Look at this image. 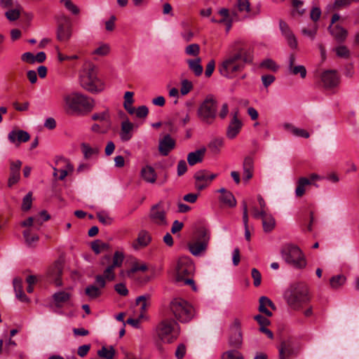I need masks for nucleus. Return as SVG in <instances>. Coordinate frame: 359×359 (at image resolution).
Wrapping results in <instances>:
<instances>
[{"instance_id":"nucleus-25","label":"nucleus","mask_w":359,"mask_h":359,"mask_svg":"<svg viewBox=\"0 0 359 359\" xmlns=\"http://www.w3.org/2000/svg\"><path fill=\"white\" fill-rule=\"evenodd\" d=\"M151 241V237L149 231L141 230L137 235V239L133 243V247L135 250L144 248L150 243Z\"/></svg>"},{"instance_id":"nucleus-61","label":"nucleus","mask_w":359,"mask_h":359,"mask_svg":"<svg viewBox=\"0 0 359 359\" xmlns=\"http://www.w3.org/2000/svg\"><path fill=\"white\" fill-rule=\"evenodd\" d=\"M335 52L337 56L340 57L347 58L349 56L350 52L346 46H340L335 48Z\"/></svg>"},{"instance_id":"nucleus-16","label":"nucleus","mask_w":359,"mask_h":359,"mask_svg":"<svg viewBox=\"0 0 359 359\" xmlns=\"http://www.w3.org/2000/svg\"><path fill=\"white\" fill-rule=\"evenodd\" d=\"M242 341L241 323L239 319L235 318L230 326L229 344L238 348L242 344Z\"/></svg>"},{"instance_id":"nucleus-23","label":"nucleus","mask_w":359,"mask_h":359,"mask_svg":"<svg viewBox=\"0 0 359 359\" xmlns=\"http://www.w3.org/2000/svg\"><path fill=\"white\" fill-rule=\"evenodd\" d=\"M236 51L233 54L238 55V60H242L244 63H252L253 61V50L249 46H239L235 48Z\"/></svg>"},{"instance_id":"nucleus-26","label":"nucleus","mask_w":359,"mask_h":359,"mask_svg":"<svg viewBox=\"0 0 359 359\" xmlns=\"http://www.w3.org/2000/svg\"><path fill=\"white\" fill-rule=\"evenodd\" d=\"M331 35L339 43L344 42L348 36V32L346 29L339 25L334 26L330 25L328 27Z\"/></svg>"},{"instance_id":"nucleus-6","label":"nucleus","mask_w":359,"mask_h":359,"mask_svg":"<svg viewBox=\"0 0 359 359\" xmlns=\"http://www.w3.org/2000/svg\"><path fill=\"white\" fill-rule=\"evenodd\" d=\"M194 271V265L190 258L182 257L179 258L176 266L175 280L182 285H189L192 290H197L194 280L191 278Z\"/></svg>"},{"instance_id":"nucleus-27","label":"nucleus","mask_w":359,"mask_h":359,"mask_svg":"<svg viewBox=\"0 0 359 359\" xmlns=\"http://www.w3.org/2000/svg\"><path fill=\"white\" fill-rule=\"evenodd\" d=\"M279 359H289L295 354L293 344L290 341H283L279 347Z\"/></svg>"},{"instance_id":"nucleus-31","label":"nucleus","mask_w":359,"mask_h":359,"mask_svg":"<svg viewBox=\"0 0 359 359\" xmlns=\"http://www.w3.org/2000/svg\"><path fill=\"white\" fill-rule=\"evenodd\" d=\"M13 284L16 297L22 302H29V299L23 292L22 279L18 278H14Z\"/></svg>"},{"instance_id":"nucleus-59","label":"nucleus","mask_w":359,"mask_h":359,"mask_svg":"<svg viewBox=\"0 0 359 359\" xmlns=\"http://www.w3.org/2000/svg\"><path fill=\"white\" fill-rule=\"evenodd\" d=\"M222 359H243V356L238 351L232 350L224 353Z\"/></svg>"},{"instance_id":"nucleus-46","label":"nucleus","mask_w":359,"mask_h":359,"mask_svg":"<svg viewBox=\"0 0 359 359\" xmlns=\"http://www.w3.org/2000/svg\"><path fill=\"white\" fill-rule=\"evenodd\" d=\"M346 280L344 275H337L333 276L330 279V285L334 288H337L345 283Z\"/></svg>"},{"instance_id":"nucleus-45","label":"nucleus","mask_w":359,"mask_h":359,"mask_svg":"<svg viewBox=\"0 0 359 359\" xmlns=\"http://www.w3.org/2000/svg\"><path fill=\"white\" fill-rule=\"evenodd\" d=\"M60 2L64 4L65 7L73 15H79L80 9L75 5L71 0H60Z\"/></svg>"},{"instance_id":"nucleus-29","label":"nucleus","mask_w":359,"mask_h":359,"mask_svg":"<svg viewBox=\"0 0 359 359\" xmlns=\"http://www.w3.org/2000/svg\"><path fill=\"white\" fill-rule=\"evenodd\" d=\"M62 274V267L60 264H55L48 271V276L50 279L54 283V284L59 287L62 285V281L60 278Z\"/></svg>"},{"instance_id":"nucleus-28","label":"nucleus","mask_w":359,"mask_h":359,"mask_svg":"<svg viewBox=\"0 0 359 359\" xmlns=\"http://www.w3.org/2000/svg\"><path fill=\"white\" fill-rule=\"evenodd\" d=\"M92 120L95 121H99L102 123L104 126L107 128H111V118L109 110L108 109H104L102 111L94 113L91 116Z\"/></svg>"},{"instance_id":"nucleus-58","label":"nucleus","mask_w":359,"mask_h":359,"mask_svg":"<svg viewBox=\"0 0 359 359\" xmlns=\"http://www.w3.org/2000/svg\"><path fill=\"white\" fill-rule=\"evenodd\" d=\"M251 276L253 278V284L255 287H258L261 284L262 275L261 273L255 268H253L251 271Z\"/></svg>"},{"instance_id":"nucleus-62","label":"nucleus","mask_w":359,"mask_h":359,"mask_svg":"<svg viewBox=\"0 0 359 359\" xmlns=\"http://www.w3.org/2000/svg\"><path fill=\"white\" fill-rule=\"evenodd\" d=\"M20 12L18 9H11L6 12V18L11 21H15L19 18Z\"/></svg>"},{"instance_id":"nucleus-3","label":"nucleus","mask_w":359,"mask_h":359,"mask_svg":"<svg viewBox=\"0 0 359 359\" xmlns=\"http://www.w3.org/2000/svg\"><path fill=\"white\" fill-rule=\"evenodd\" d=\"M111 258L109 255H106L101 259V265L104 266L108 264L102 275H97L95 276V283L101 288H104L106 286L107 281L114 280L116 277L114 270L116 268L121 266L124 260V255L121 252L116 251L112 257L111 262Z\"/></svg>"},{"instance_id":"nucleus-13","label":"nucleus","mask_w":359,"mask_h":359,"mask_svg":"<svg viewBox=\"0 0 359 359\" xmlns=\"http://www.w3.org/2000/svg\"><path fill=\"white\" fill-rule=\"evenodd\" d=\"M149 219L152 223L159 226H166L168 224L163 202L160 201L151 208Z\"/></svg>"},{"instance_id":"nucleus-51","label":"nucleus","mask_w":359,"mask_h":359,"mask_svg":"<svg viewBox=\"0 0 359 359\" xmlns=\"http://www.w3.org/2000/svg\"><path fill=\"white\" fill-rule=\"evenodd\" d=\"M97 217L101 223L105 225L110 224L112 222V219L109 217V214L105 211L98 212L97 213Z\"/></svg>"},{"instance_id":"nucleus-22","label":"nucleus","mask_w":359,"mask_h":359,"mask_svg":"<svg viewBox=\"0 0 359 359\" xmlns=\"http://www.w3.org/2000/svg\"><path fill=\"white\" fill-rule=\"evenodd\" d=\"M134 124L128 119L122 121L119 133L120 139L122 142H128L133 135Z\"/></svg>"},{"instance_id":"nucleus-11","label":"nucleus","mask_w":359,"mask_h":359,"mask_svg":"<svg viewBox=\"0 0 359 359\" xmlns=\"http://www.w3.org/2000/svg\"><path fill=\"white\" fill-rule=\"evenodd\" d=\"M57 39L60 41H67L72 35V25L70 18L65 14H60L56 18Z\"/></svg>"},{"instance_id":"nucleus-10","label":"nucleus","mask_w":359,"mask_h":359,"mask_svg":"<svg viewBox=\"0 0 359 359\" xmlns=\"http://www.w3.org/2000/svg\"><path fill=\"white\" fill-rule=\"evenodd\" d=\"M80 83L84 89L91 93L100 92L104 89V83L97 76L94 67L89 68L81 74Z\"/></svg>"},{"instance_id":"nucleus-52","label":"nucleus","mask_w":359,"mask_h":359,"mask_svg":"<svg viewBox=\"0 0 359 359\" xmlns=\"http://www.w3.org/2000/svg\"><path fill=\"white\" fill-rule=\"evenodd\" d=\"M200 52V46L197 43H192L185 48V53L188 55L197 56Z\"/></svg>"},{"instance_id":"nucleus-1","label":"nucleus","mask_w":359,"mask_h":359,"mask_svg":"<svg viewBox=\"0 0 359 359\" xmlns=\"http://www.w3.org/2000/svg\"><path fill=\"white\" fill-rule=\"evenodd\" d=\"M283 297L287 305L294 311L301 310L311 299L309 286L304 282H296L290 285Z\"/></svg>"},{"instance_id":"nucleus-42","label":"nucleus","mask_w":359,"mask_h":359,"mask_svg":"<svg viewBox=\"0 0 359 359\" xmlns=\"http://www.w3.org/2000/svg\"><path fill=\"white\" fill-rule=\"evenodd\" d=\"M91 248L96 254H99L102 251L108 250L109 245L106 243L97 240L92 242Z\"/></svg>"},{"instance_id":"nucleus-35","label":"nucleus","mask_w":359,"mask_h":359,"mask_svg":"<svg viewBox=\"0 0 359 359\" xmlns=\"http://www.w3.org/2000/svg\"><path fill=\"white\" fill-rule=\"evenodd\" d=\"M189 69L194 72L196 76H199L202 74L203 68L201 65V59L196 57L195 59H189L187 60Z\"/></svg>"},{"instance_id":"nucleus-24","label":"nucleus","mask_w":359,"mask_h":359,"mask_svg":"<svg viewBox=\"0 0 359 359\" xmlns=\"http://www.w3.org/2000/svg\"><path fill=\"white\" fill-rule=\"evenodd\" d=\"M296 57L294 54H291L289 58L288 72L292 75L299 74L302 79L306 76V69L304 65H295Z\"/></svg>"},{"instance_id":"nucleus-60","label":"nucleus","mask_w":359,"mask_h":359,"mask_svg":"<svg viewBox=\"0 0 359 359\" xmlns=\"http://www.w3.org/2000/svg\"><path fill=\"white\" fill-rule=\"evenodd\" d=\"M111 128H107L103 124L94 123L91 126V130L94 133L104 134L107 133Z\"/></svg>"},{"instance_id":"nucleus-2","label":"nucleus","mask_w":359,"mask_h":359,"mask_svg":"<svg viewBox=\"0 0 359 359\" xmlns=\"http://www.w3.org/2000/svg\"><path fill=\"white\" fill-rule=\"evenodd\" d=\"M63 102L67 113L72 115H87L94 107V100L92 98L79 93L65 95Z\"/></svg>"},{"instance_id":"nucleus-5","label":"nucleus","mask_w":359,"mask_h":359,"mask_svg":"<svg viewBox=\"0 0 359 359\" xmlns=\"http://www.w3.org/2000/svg\"><path fill=\"white\" fill-rule=\"evenodd\" d=\"M280 254L283 259L289 265L297 269H304L306 259L304 252L296 245L286 243L281 248Z\"/></svg>"},{"instance_id":"nucleus-36","label":"nucleus","mask_w":359,"mask_h":359,"mask_svg":"<svg viewBox=\"0 0 359 359\" xmlns=\"http://www.w3.org/2000/svg\"><path fill=\"white\" fill-rule=\"evenodd\" d=\"M310 185V181L306 177H301L297 182V186L295 189V196L298 198L302 197L305 192L306 187Z\"/></svg>"},{"instance_id":"nucleus-55","label":"nucleus","mask_w":359,"mask_h":359,"mask_svg":"<svg viewBox=\"0 0 359 359\" xmlns=\"http://www.w3.org/2000/svg\"><path fill=\"white\" fill-rule=\"evenodd\" d=\"M193 85L192 83L187 79H184L182 81V85L180 88V92L182 95H185L188 94L192 89Z\"/></svg>"},{"instance_id":"nucleus-43","label":"nucleus","mask_w":359,"mask_h":359,"mask_svg":"<svg viewBox=\"0 0 359 359\" xmlns=\"http://www.w3.org/2000/svg\"><path fill=\"white\" fill-rule=\"evenodd\" d=\"M23 236L26 243L29 246L39 240V236L35 233H32L30 229H26L23 231Z\"/></svg>"},{"instance_id":"nucleus-7","label":"nucleus","mask_w":359,"mask_h":359,"mask_svg":"<svg viewBox=\"0 0 359 359\" xmlns=\"http://www.w3.org/2000/svg\"><path fill=\"white\" fill-rule=\"evenodd\" d=\"M170 310L175 318L182 323L189 322L194 316V307L186 300L176 298L170 304Z\"/></svg>"},{"instance_id":"nucleus-15","label":"nucleus","mask_w":359,"mask_h":359,"mask_svg":"<svg viewBox=\"0 0 359 359\" xmlns=\"http://www.w3.org/2000/svg\"><path fill=\"white\" fill-rule=\"evenodd\" d=\"M239 111L238 109H234L231 114V120L226 128V137L229 139H234L240 133L243 123L238 118Z\"/></svg>"},{"instance_id":"nucleus-34","label":"nucleus","mask_w":359,"mask_h":359,"mask_svg":"<svg viewBox=\"0 0 359 359\" xmlns=\"http://www.w3.org/2000/svg\"><path fill=\"white\" fill-rule=\"evenodd\" d=\"M141 177L148 183H154L156 180L157 175L155 170L151 165H146L141 170Z\"/></svg>"},{"instance_id":"nucleus-54","label":"nucleus","mask_w":359,"mask_h":359,"mask_svg":"<svg viewBox=\"0 0 359 359\" xmlns=\"http://www.w3.org/2000/svg\"><path fill=\"white\" fill-rule=\"evenodd\" d=\"M223 144H224L223 140L218 138V139L213 140L210 143L209 147L213 152L217 153V152L219 151L220 148L223 146Z\"/></svg>"},{"instance_id":"nucleus-21","label":"nucleus","mask_w":359,"mask_h":359,"mask_svg":"<svg viewBox=\"0 0 359 359\" xmlns=\"http://www.w3.org/2000/svg\"><path fill=\"white\" fill-rule=\"evenodd\" d=\"M8 139L11 143L19 146L22 142H27L30 139L29 134L22 130H13L8 135Z\"/></svg>"},{"instance_id":"nucleus-18","label":"nucleus","mask_w":359,"mask_h":359,"mask_svg":"<svg viewBox=\"0 0 359 359\" xmlns=\"http://www.w3.org/2000/svg\"><path fill=\"white\" fill-rule=\"evenodd\" d=\"M320 78L325 88H334L339 83V76L336 70H326L322 73Z\"/></svg>"},{"instance_id":"nucleus-14","label":"nucleus","mask_w":359,"mask_h":359,"mask_svg":"<svg viewBox=\"0 0 359 359\" xmlns=\"http://www.w3.org/2000/svg\"><path fill=\"white\" fill-rule=\"evenodd\" d=\"M217 175L211 173L207 170H201L194 174L195 188L198 191H202L208 187L213 180L217 177Z\"/></svg>"},{"instance_id":"nucleus-50","label":"nucleus","mask_w":359,"mask_h":359,"mask_svg":"<svg viewBox=\"0 0 359 359\" xmlns=\"http://www.w3.org/2000/svg\"><path fill=\"white\" fill-rule=\"evenodd\" d=\"M236 6L240 12L250 13V3L249 0H238Z\"/></svg>"},{"instance_id":"nucleus-64","label":"nucleus","mask_w":359,"mask_h":359,"mask_svg":"<svg viewBox=\"0 0 359 359\" xmlns=\"http://www.w3.org/2000/svg\"><path fill=\"white\" fill-rule=\"evenodd\" d=\"M350 6L349 0H334L332 4V8L334 10H339L344 7H348Z\"/></svg>"},{"instance_id":"nucleus-33","label":"nucleus","mask_w":359,"mask_h":359,"mask_svg":"<svg viewBox=\"0 0 359 359\" xmlns=\"http://www.w3.org/2000/svg\"><path fill=\"white\" fill-rule=\"evenodd\" d=\"M259 311L261 313H264L267 316H271L272 313L268 309V308H271L273 310L276 309V306L272 302L271 299H269L266 297H261L259 298Z\"/></svg>"},{"instance_id":"nucleus-30","label":"nucleus","mask_w":359,"mask_h":359,"mask_svg":"<svg viewBox=\"0 0 359 359\" xmlns=\"http://www.w3.org/2000/svg\"><path fill=\"white\" fill-rule=\"evenodd\" d=\"M217 191L221 193L219 200L222 203L230 208H233L236 205V200L230 191H227L224 188H221Z\"/></svg>"},{"instance_id":"nucleus-53","label":"nucleus","mask_w":359,"mask_h":359,"mask_svg":"<svg viewBox=\"0 0 359 359\" xmlns=\"http://www.w3.org/2000/svg\"><path fill=\"white\" fill-rule=\"evenodd\" d=\"M32 204V192H29L22 200V210L23 211H27L29 210Z\"/></svg>"},{"instance_id":"nucleus-17","label":"nucleus","mask_w":359,"mask_h":359,"mask_svg":"<svg viewBox=\"0 0 359 359\" xmlns=\"http://www.w3.org/2000/svg\"><path fill=\"white\" fill-rule=\"evenodd\" d=\"M72 296V289L69 288L66 290H60L55 292L52 296V299L55 307L61 309L65 305L70 303Z\"/></svg>"},{"instance_id":"nucleus-57","label":"nucleus","mask_w":359,"mask_h":359,"mask_svg":"<svg viewBox=\"0 0 359 359\" xmlns=\"http://www.w3.org/2000/svg\"><path fill=\"white\" fill-rule=\"evenodd\" d=\"M81 149L86 158H90L93 154L97 152L96 149L91 148L88 144H82Z\"/></svg>"},{"instance_id":"nucleus-9","label":"nucleus","mask_w":359,"mask_h":359,"mask_svg":"<svg viewBox=\"0 0 359 359\" xmlns=\"http://www.w3.org/2000/svg\"><path fill=\"white\" fill-rule=\"evenodd\" d=\"M244 66L238 60V55L228 54L218 67L220 74L229 79H233L238 72L243 70Z\"/></svg>"},{"instance_id":"nucleus-47","label":"nucleus","mask_w":359,"mask_h":359,"mask_svg":"<svg viewBox=\"0 0 359 359\" xmlns=\"http://www.w3.org/2000/svg\"><path fill=\"white\" fill-rule=\"evenodd\" d=\"M318 28V25L314 24L309 28H303L302 33L303 35L310 38L311 40H313L316 35Z\"/></svg>"},{"instance_id":"nucleus-49","label":"nucleus","mask_w":359,"mask_h":359,"mask_svg":"<svg viewBox=\"0 0 359 359\" xmlns=\"http://www.w3.org/2000/svg\"><path fill=\"white\" fill-rule=\"evenodd\" d=\"M110 52V46L107 43H102L99 47L95 48L93 54L97 55L100 56H105Z\"/></svg>"},{"instance_id":"nucleus-37","label":"nucleus","mask_w":359,"mask_h":359,"mask_svg":"<svg viewBox=\"0 0 359 359\" xmlns=\"http://www.w3.org/2000/svg\"><path fill=\"white\" fill-rule=\"evenodd\" d=\"M284 128L287 130H289L294 135L297 137L309 138L310 136L309 133L306 130L296 128L290 123L284 124Z\"/></svg>"},{"instance_id":"nucleus-41","label":"nucleus","mask_w":359,"mask_h":359,"mask_svg":"<svg viewBox=\"0 0 359 359\" xmlns=\"http://www.w3.org/2000/svg\"><path fill=\"white\" fill-rule=\"evenodd\" d=\"M97 355L105 359H112L115 355V350L112 346L109 348L102 346L100 350L97 351Z\"/></svg>"},{"instance_id":"nucleus-19","label":"nucleus","mask_w":359,"mask_h":359,"mask_svg":"<svg viewBox=\"0 0 359 359\" xmlns=\"http://www.w3.org/2000/svg\"><path fill=\"white\" fill-rule=\"evenodd\" d=\"M175 140L170 135H166L159 140L158 151L163 156H167L175 147Z\"/></svg>"},{"instance_id":"nucleus-39","label":"nucleus","mask_w":359,"mask_h":359,"mask_svg":"<svg viewBox=\"0 0 359 359\" xmlns=\"http://www.w3.org/2000/svg\"><path fill=\"white\" fill-rule=\"evenodd\" d=\"M90 285L86 287L85 289V294L90 298V299H96L98 297H100L102 294L100 291V288L98 285Z\"/></svg>"},{"instance_id":"nucleus-4","label":"nucleus","mask_w":359,"mask_h":359,"mask_svg":"<svg viewBox=\"0 0 359 359\" xmlns=\"http://www.w3.org/2000/svg\"><path fill=\"white\" fill-rule=\"evenodd\" d=\"M155 332L161 342L171 344L178 338L180 327L174 319L165 318L156 325Z\"/></svg>"},{"instance_id":"nucleus-20","label":"nucleus","mask_w":359,"mask_h":359,"mask_svg":"<svg viewBox=\"0 0 359 359\" xmlns=\"http://www.w3.org/2000/svg\"><path fill=\"white\" fill-rule=\"evenodd\" d=\"M22 166V161L16 160L11 162L10 166V176L8 180V186L11 187L18 182L20 177V168Z\"/></svg>"},{"instance_id":"nucleus-8","label":"nucleus","mask_w":359,"mask_h":359,"mask_svg":"<svg viewBox=\"0 0 359 359\" xmlns=\"http://www.w3.org/2000/svg\"><path fill=\"white\" fill-rule=\"evenodd\" d=\"M217 101L212 94L208 95L200 104L197 115L204 123L211 124L217 116Z\"/></svg>"},{"instance_id":"nucleus-63","label":"nucleus","mask_w":359,"mask_h":359,"mask_svg":"<svg viewBox=\"0 0 359 359\" xmlns=\"http://www.w3.org/2000/svg\"><path fill=\"white\" fill-rule=\"evenodd\" d=\"M322 12L319 7H313L310 12V18L313 22L319 20L321 16Z\"/></svg>"},{"instance_id":"nucleus-12","label":"nucleus","mask_w":359,"mask_h":359,"mask_svg":"<svg viewBox=\"0 0 359 359\" xmlns=\"http://www.w3.org/2000/svg\"><path fill=\"white\" fill-rule=\"evenodd\" d=\"M210 241V232L205 229L198 231V240L188 244L190 252L194 256H199L205 251Z\"/></svg>"},{"instance_id":"nucleus-40","label":"nucleus","mask_w":359,"mask_h":359,"mask_svg":"<svg viewBox=\"0 0 359 359\" xmlns=\"http://www.w3.org/2000/svg\"><path fill=\"white\" fill-rule=\"evenodd\" d=\"M149 298V295H142L139 296L136 299V304L140 306V309L141 311L140 317L143 316V313L147 309L149 304L147 302V299Z\"/></svg>"},{"instance_id":"nucleus-38","label":"nucleus","mask_w":359,"mask_h":359,"mask_svg":"<svg viewBox=\"0 0 359 359\" xmlns=\"http://www.w3.org/2000/svg\"><path fill=\"white\" fill-rule=\"evenodd\" d=\"M275 225V219L271 215H267L262 219L263 229L265 232H271L274 229Z\"/></svg>"},{"instance_id":"nucleus-44","label":"nucleus","mask_w":359,"mask_h":359,"mask_svg":"<svg viewBox=\"0 0 359 359\" xmlns=\"http://www.w3.org/2000/svg\"><path fill=\"white\" fill-rule=\"evenodd\" d=\"M148 269V266L145 263L134 262L131 268L127 271V274L130 276L131 274L136 273L137 271H146Z\"/></svg>"},{"instance_id":"nucleus-56","label":"nucleus","mask_w":359,"mask_h":359,"mask_svg":"<svg viewBox=\"0 0 359 359\" xmlns=\"http://www.w3.org/2000/svg\"><path fill=\"white\" fill-rule=\"evenodd\" d=\"M279 26L281 33L285 36V39L294 34L291 31L290 28L289 27V26L287 25V24L284 21L280 20L279 22Z\"/></svg>"},{"instance_id":"nucleus-32","label":"nucleus","mask_w":359,"mask_h":359,"mask_svg":"<svg viewBox=\"0 0 359 359\" xmlns=\"http://www.w3.org/2000/svg\"><path fill=\"white\" fill-rule=\"evenodd\" d=\"M205 153V149L202 148L197 149L193 152H190L187 155V162L189 165H194L198 163H201L203 160Z\"/></svg>"},{"instance_id":"nucleus-48","label":"nucleus","mask_w":359,"mask_h":359,"mask_svg":"<svg viewBox=\"0 0 359 359\" xmlns=\"http://www.w3.org/2000/svg\"><path fill=\"white\" fill-rule=\"evenodd\" d=\"M260 67L265 68L273 72H276L278 69V66L271 59H266L260 63Z\"/></svg>"}]
</instances>
